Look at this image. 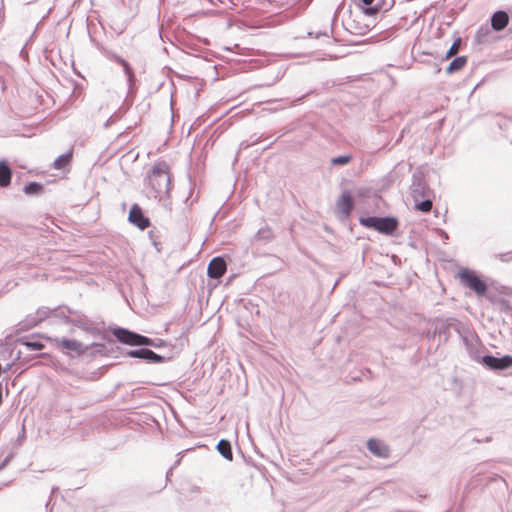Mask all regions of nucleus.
<instances>
[{
    "instance_id": "1",
    "label": "nucleus",
    "mask_w": 512,
    "mask_h": 512,
    "mask_svg": "<svg viewBox=\"0 0 512 512\" xmlns=\"http://www.w3.org/2000/svg\"><path fill=\"white\" fill-rule=\"evenodd\" d=\"M148 185L153 190L154 197H162L169 193L171 178L169 166L165 162H159L153 166L148 176Z\"/></svg>"
},
{
    "instance_id": "2",
    "label": "nucleus",
    "mask_w": 512,
    "mask_h": 512,
    "mask_svg": "<svg viewBox=\"0 0 512 512\" xmlns=\"http://www.w3.org/2000/svg\"><path fill=\"white\" fill-rule=\"evenodd\" d=\"M456 277L462 285L468 287L479 296L487 292L486 282L474 270L461 268Z\"/></svg>"
},
{
    "instance_id": "3",
    "label": "nucleus",
    "mask_w": 512,
    "mask_h": 512,
    "mask_svg": "<svg viewBox=\"0 0 512 512\" xmlns=\"http://www.w3.org/2000/svg\"><path fill=\"white\" fill-rule=\"evenodd\" d=\"M360 223L368 228H373L378 232L384 234H392L398 226V221L395 218H379V217H367L360 219Z\"/></svg>"
},
{
    "instance_id": "4",
    "label": "nucleus",
    "mask_w": 512,
    "mask_h": 512,
    "mask_svg": "<svg viewBox=\"0 0 512 512\" xmlns=\"http://www.w3.org/2000/svg\"><path fill=\"white\" fill-rule=\"evenodd\" d=\"M113 335L121 343L138 346V345H151V339L140 334H136L123 328H117L113 331Z\"/></svg>"
},
{
    "instance_id": "5",
    "label": "nucleus",
    "mask_w": 512,
    "mask_h": 512,
    "mask_svg": "<svg viewBox=\"0 0 512 512\" xmlns=\"http://www.w3.org/2000/svg\"><path fill=\"white\" fill-rule=\"evenodd\" d=\"M51 340L55 343L57 347L66 350V353L70 356H81L85 354L89 349L88 346H85L83 343L74 339L54 338Z\"/></svg>"
},
{
    "instance_id": "6",
    "label": "nucleus",
    "mask_w": 512,
    "mask_h": 512,
    "mask_svg": "<svg viewBox=\"0 0 512 512\" xmlns=\"http://www.w3.org/2000/svg\"><path fill=\"white\" fill-rule=\"evenodd\" d=\"M363 4L366 15H374L389 11L395 4V0H358Z\"/></svg>"
},
{
    "instance_id": "7",
    "label": "nucleus",
    "mask_w": 512,
    "mask_h": 512,
    "mask_svg": "<svg viewBox=\"0 0 512 512\" xmlns=\"http://www.w3.org/2000/svg\"><path fill=\"white\" fill-rule=\"evenodd\" d=\"M97 48L105 58L119 64L122 67L125 76L132 74L134 72V69L132 68L130 63L127 62L123 57H121L117 53L107 49L103 45H98Z\"/></svg>"
},
{
    "instance_id": "8",
    "label": "nucleus",
    "mask_w": 512,
    "mask_h": 512,
    "mask_svg": "<svg viewBox=\"0 0 512 512\" xmlns=\"http://www.w3.org/2000/svg\"><path fill=\"white\" fill-rule=\"evenodd\" d=\"M128 219L141 230H145L150 226V220L144 216L142 209L138 204L132 205Z\"/></svg>"
},
{
    "instance_id": "9",
    "label": "nucleus",
    "mask_w": 512,
    "mask_h": 512,
    "mask_svg": "<svg viewBox=\"0 0 512 512\" xmlns=\"http://www.w3.org/2000/svg\"><path fill=\"white\" fill-rule=\"evenodd\" d=\"M482 362L491 369L504 370L512 367V356L506 355L502 358H497L487 355L482 358Z\"/></svg>"
},
{
    "instance_id": "10",
    "label": "nucleus",
    "mask_w": 512,
    "mask_h": 512,
    "mask_svg": "<svg viewBox=\"0 0 512 512\" xmlns=\"http://www.w3.org/2000/svg\"><path fill=\"white\" fill-rule=\"evenodd\" d=\"M226 270L227 265L224 259L221 257H215L208 265L207 274L210 278L219 279L226 273Z\"/></svg>"
},
{
    "instance_id": "11",
    "label": "nucleus",
    "mask_w": 512,
    "mask_h": 512,
    "mask_svg": "<svg viewBox=\"0 0 512 512\" xmlns=\"http://www.w3.org/2000/svg\"><path fill=\"white\" fill-rule=\"evenodd\" d=\"M509 15L504 10L494 12L490 18L491 27L494 31L500 32L509 24Z\"/></svg>"
},
{
    "instance_id": "12",
    "label": "nucleus",
    "mask_w": 512,
    "mask_h": 512,
    "mask_svg": "<svg viewBox=\"0 0 512 512\" xmlns=\"http://www.w3.org/2000/svg\"><path fill=\"white\" fill-rule=\"evenodd\" d=\"M128 354L131 357L145 359L153 363H161L164 360L163 356L156 354L150 349L132 350Z\"/></svg>"
},
{
    "instance_id": "13",
    "label": "nucleus",
    "mask_w": 512,
    "mask_h": 512,
    "mask_svg": "<svg viewBox=\"0 0 512 512\" xmlns=\"http://www.w3.org/2000/svg\"><path fill=\"white\" fill-rule=\"evenodd\" d=\"M337 209L342 215L346 217L350 215L353 209V199L348 191H345L341 194L337 202Z\"/></svg>"
},
{
    "instance_id": "14",
    "label": "nucleus",
    "mask_w": 512,
    "mask_h": 512,
    "mask_svg": "<svg viewBox=\"0 0 512 512\" xmlns=\"http://www.w3.org/2000/svg\"><path fill=\"white\" fill-rule=\"evenodd\" d=\"M367 447L371 453L377 457L387 458L389 456V448L385 444L376 439H370L367 442Z\"/></svg>"
},
{
    "instance_id": "15",
    "label": "nucleus",
    "mask_w": 512,
    "mask_h": 512,
    "mask_svg": "<svg viewBox=\"0 0 512 512\" xmlns=\"http://www.w3.org/2000/svg\"><path fill=\"white\" fill-rule=\"evenodd\" d=\"M467 63V57L466 56H458L454 58L450 64L446 68L447 74L455 73L459 70H461Z\"/></svg>"
},
{
    "instance_id": "16",
    "label": "nucleus",
    "mask_w": 512,
    "mask_h": 512,
    "mask_svg": "<svg viewBox=\"0 0 512 512\" xmlns=\"http://www.w3.org/2000/svg\"><path fill=\"white\" fill-rule=\"evenodd\" d=\"M126 81H127V97L128 98H134L138 91V84H137V78L135 75V72L132 74L126 75Z\"/></svg>"
},
{
    "instance_id": "17",
    "label": "nucleus",
    "mask_w": 512,
    "mask_h": 512,
    "mask_svg": "<svg viewBox=\"0 0 512 512\" xmlns=\"http://www.w3.org/2000/svg\"><path fill=\"white\" fill-rule=\"evenodd\" d=\"M11 176L12 173L9 166L4 162H0V186H8L11 182Z\"/></svg>"
},
{
    "instance_id": "18",
    "label": "nucleus",
    "mask_w": 512,
    "mask_h": 512,
    "mask_svg": "<svg viewBox=\"0 0 512 512\" xmlns=\"http://www.w3.org/2000/svg\"><path fill=\"white\" fill-rule=\"evenodd\" d=\"M217 450L225 459L232 461L233 453L231 449V444L228 440H220L217 445Z\"/></svg>"
},
{
    "instance_id": "19",
    "label": "nucleus",
    "mask_w": 512,
    "mask_h": 512,
    "mask_svg": "<svg viewBox=\"0 0 512 512\" xmlns=\"http://www.w3.org/2000/svg\"><path fill=\"white\" fill-rule=\"evenodd\" d=\"M347 31L355 35H365L369 31L368 25H359L355 21L349 22L346 27Z\"/></svg>"
},
{
    "instance_id": "20",
    "label": "nucleus",
    "mask_w": 512,
    "mask_h": 512,
    "mask_svg": "<svg viewBox=\"0 0 512 512\" xmlns=\"http://www.w3.org/2000/svg\"><path fill=\"white\" fill-rule=\"evenodd\" d=\"M71 160H72V151L57 157L54 161L53 166L55 169H63L64 167H66L70 164Z\"/></svg>"
},
{
    "instance_id": "21",
    "label": "nucleus",
    "mask_w": 512,
    "mask_h": 512,
    "mask_svg": "<svg viewBox=\"0 0 512 512\" xmlns=\"http://www.w3.org/2000/svg\"><path fill=\"white\" fill-rule=\"evenodd\" d=\"M43 187L41 184L36 182H31L24 187V192L26 194H38L42 191Z\"/></svg>"
},
{
    "instance_id": "22",
    "label": "nucleus",
    "mask_w": 512,
    "mask_h": 512,
    "mask_svg": "<svg viewBox=\"0 0 512 512\" xmlns=\"http://www.w3.org/2000/svg\"><path fill=\"white\" fill-rule=\"evenodd\" d=\"M460 44H461V38H460V37H457V38L453 41V43H452L451 47L449 48V50L446 52L444 59H449V58H451L455 53H457V51L459 50Z\"/></svg>"
},
{
    "instance_id": "23",
    "label": "nucleus",
    "mask_w": 512,
    "mask_h": 512,
    "mask_svg": "<svg viewBox=\"0 0 512 512\" xmlns=\"http://www.w3.org/2000/svg\"><path fill=\"white\" fill-rule=\"evenodd\" d=\"M415 209L424 213H428L432 209V201L431 200H424L422 202H417L415 204Z\"/></svg>"
},
{
    "instance_id": "24",
    "label": "nucleus",
    "mask_w": 512,
    "mask_h": 512,
    "mask_svg": "<svg viewBox=\"0 0 512 512\" xmlns=\"http://www.w3.org/2000/svg\"><path fill=\"white\" fill-rule=\"evenodd\" d=\"M352 157L350 155H343L339 157H335L331 160L333 165H345L351 161Z\"/></svg>"
},
{
    "instance_id": "25",
    "label": "nucleus",
    "mask_w": 512,
    "mask_h": 512,
    "mask_svg": "<svg viewBox=\"0 0 512 512\" xmlns=\"http://www.w3.org/2000/svg\"><path fill=\"white\" fill-rule=\"evenodd\" d=\"M23 344L31 350H42L44 348V345L40 342L26 341Z\"/></svg>"
},
{
    "instance_id": "26",
    "label": "nucleus",
    "mask_w": 512,
    "mask_h": 512,
    "mask_svg": "<svg viewBox=\"0 0 512 512\" xmlns=\"http://www.w3.org/2000/svg\"><path fill=\"white\" fill-rule=\"evenodd\" d=\"M489 32V29L486 27H481L478 31H477V34H476V38L478 39L479 42H483L482 40V37L486 36Z\"/></svg>"
},
{
    "instance_id": "27",
    "label": "nucleus",
    "mask_w": 512,
    "mask_h": 512,
    "mask_svg": "<svg viewBox=\"0 0 512 512\" xmlns=\"http://www.w3.org/2000/svg\"><path fill=\"white\" fill-rule=\"evenodd\" d=\"M308 35L310 37H315V38H319L321 36H324V37H329L328 35V32L327 31H317V32H309Z\"/></svg>"
},
{
    "instance_id": "28",
    "label": "nucleus",
    "mask_w": 512,
    "mask_h": 512,
    "mask_svg": "<svg viewBox=\"0 0 512 512\" xmlns=\"http://www.w3.org/2000/svg\"><path fill=\"white\" fill-rule=\"evenodd\" d=\"M314 92H315L314 90L308 91L306 94H304V95L298 97L296 100H294L293 104L300 103L306 96L313 94Z\"/></svg>"
},
{
    "instance_id": "29",
    "label": "nucleus",
    "mask_w": 512,
    "mask_h": 512,
    "mask_svg": "<svg viewBox=\"0 0 512 512\" xmlns=\"http://www.w3.org/2000/svg\"><path fill=\"white\" fill-rule=\"evenodd\" d=\"M114 124V120H113V116H111L110 118H108L105 122V127H108L110 125H113Z\"/></svg>"
}]
</instances>
